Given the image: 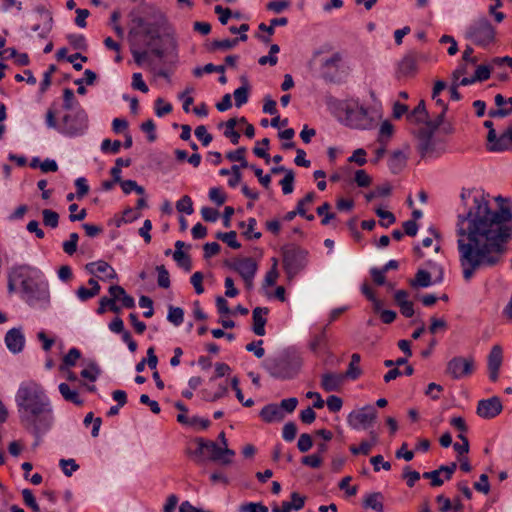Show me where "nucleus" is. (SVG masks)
I'll use <instances>...</instances> for the list:
<instances>
[{
  "mask_svg": "<svg viewBox=\"0 0 512 512\" xmlns=\"http://www.w3.org/2000/svg\"><path fill=\"white\" fill-rule=\"evenodd\" d=\"M107 308L114 313L120 312V307L118 305H116V301H114V299L108 298V297H102L99 300V307L97 309V313L103 314V313H105Z\"/></svg>",
  "mask_w": 512,
  "mask_h": 512,
  "instance_id": "72a5a7b5",
  "label": "nucleus"
},
{
  "mask_svg": "<svg viewBox=\"0 0 512 512\" xmlns=\"http://www.w3.org/2000/svg\"><path fill=\"white\" fill-rule=\"evenodd\" d=\"M237 233L235 231L229 232H218L216 238L225 242L229 247L233 249H239L241 244L236 239Z\"/></svg>",
  "mask_w": 512,
  "mask_h": 512,
  "instance_id": "473e14b6",
  "label": "nucleus"
},
{
  "mask_svg": "<svg viewBox=\"0 0 512 512\" xmlns=\"http://www.w3.org/2000/svg\"><path fill=\"white\" fill-rule=\"evenodd\" d=\"M393 132H394L393 125L389 121H384L380 126V131H379L380 135H379L378 141L380 143L387 144V141L389 138L392 137Z\"/></svg>",
  "mask_w": 512,
  "mask_h": 512,
  "instance_id": "ea45409f",
  "label": "nucleus"
},
{
  "mask_svg": "<svg viewBox=\"0 0 512 512\" xmlns=\"http://www.w3.org/2000/svg\"><path fill=\"white\" fill-rule=\"evenodd\" d=\"M42 215L44 225L49 226L51 228H56L58 226L59 215L57 212L50 209H44L42 211Z\"/></svg>",
  "mask_w": 512,
  "mask_h": 512,
  "instance_id": "e433bc0d",
  "label": "nucleus"
},
{
  "mask_svg": "<svg viewBox=\"0 0 512 512\" xmlns=\"http://www.w3.org/2000/svg\"><path fill=\"white\" fill-rule=\"evenodd\" d=\"M342 110L345 112V121L349 127L366 130L374 126L373 117L370 116L368 109L360 105L358 101H346Z\"/></svg>",
  "mask_w": 512,
  "mask_h": 512,
  "instance_id": "423d86ee",
  "label": "nucleus"
},
{
  "mask_svg": "<svg viewBox=\"0 0 512 512\" xmlns=\"http://www.w3.org/2000/svg\"><path fill=\"white\" fill-rule=\"evenodd\" d=\"M100 373L101 370L99 366L95 362H91L86 369L81 371V376L94 382L97 380Z\"/></svg>",
  "mask_w": 512,
  "mask_h": 512,
  "instance_id": "58836bf2",
  "label": "nucleus"
},
{
  "mask_svg": "<svg viewBox=\"0 0 512 512\" xmlns=\"http://www.w3.org/2000/svg\"><path fill=\"white\" fill-rule=\"evenodd\" d=\"M173 258L185 270L189 271L191 269V259L183 251H174Z\"/></svg>",
  "mask_w": 512,
  "mask_h": 512,
  "instance_id": "8fccbe9b",
  "label": "nucleus"
},
{
  "mask_svg": "<svg viewBox=\"0 0 512 512\" xmlns=\"http://www.w3.org/2000/svg\"><path fill=\"white\" fill-rule=\"evenodd\" d=\"M195 135L204 146L209 145L212 141V135L207 132L206 127L203 125H200L195 129Z\"/></svg>",
  "mask_w": 512,
  "mask_h": 512,
  "instance_id": "052dcab7",
  "label": "nucleus"
},
{
  "mask_svg": "<svg viewBox=\"0 0 512 512\" xmlns=\"http://www.w3.org/2000/svg\"><path fill=\"white\" fill-rule=\"evenodd\" d=\"M346 377L341 373L327 372L322 375L321 387L327 391H339Z\"/></svg>",
  "mask_w": 512,
  "mask_h": 512,
  "instance_id": "a211bd4d",
  "label": "nucleus"
},
{
  "mask_svg": "<svg viewBox=\"0 0 512 512\" xmlns=\"http://www.w3.org/2000/svg\"><path fill=\"white\" fill-rule=\"evenodd\" d=\"M260 417L266 423H272L282 421L285 415L277 404H268L261 409Z\"/></svg>",
  "mask_w": 512,
  "mask_h": 512,
  "instance_id": "412c9836",
  "label": "nucleus"
},
{
  "mask_svg": "<svg viewBox=\"0 0 512 512\" xmlns=\"http://www.w3.org/2000/svg\"><path fill=\"white\" fill-rule=\"evenodd\" d=\"M209 198L211 201L215 202L218 206H221L226 201L225 194L221 191L220 188H211L209 191Z\"/></svg>",
  "mask_w": 512,
  "mask_h": 512,
  "instance_id": "69168bd1",
  "label": "nucleus"
},
{
  "mask_svg": "<svg viewBox=\"0 0 512 512\" xmlns=\"http://www.w3.org/2000/svg\"><path fill=\"white\" fill-rule=\"evenodd\" d=\"M293 183H294V172L292 170L286 171L284 178L280 181L282 186V191L285 195L293 192Z\"/></svg>",
  "mask_w": 512,
  "mask_h": 512,
  "instance_id": "c03bdc74",
  "label": "nucleus"
},
{
  "mask_svg": "<svg viewBox=\"0 0 512 512\" xmlns=\"http://www.w3.org/2000/svg\"><path fill=\"white\" fill-rule=\"evenodd\" d=\"M418 58L419 56L415 51H409L407 54H405L397 64V69L395 73L396 78L402 80L414 77L418 70Z\"/></svg>",
  "mask_w": 512,
  "mask_h": 512,
  "instance_id": "9b49d317",
  "label": "nucleus"
},
{
  "mask_svg": "<svg viewBox=\"0 0 512 512\" xmlns=\"http://www.w3.org/2000/svg\"><path fill=\"white\" fill-rule=\"evenodd\" d=\"M331 206L328 202L323 203L316 209V212L320 216H324L321 223L322 225H328L331 220L335 218V213H330Z\"/></svg>",
  "mask_w": 512,
  "mask_h": 512,
  "instance_id": "a19ab883",
  "label": "nucleus"
},
{
  "mask_svg": "<svg viewBox=\"0 0 512 512\" xmlns=\"http://www.w3.org/2000/svg\"><path fill=\"white\" fill-rule=\"evenodd\" d=\"M355 182L359 187H367L371 184V177L365 170H357L355 173Z\"/></svg>",
  "mask_w": 512,
  "mask_h": 512,
  "instance_id": "774afa93",
  "label": "nucleus"
},
{
  "mask_svg": "<svg viewBox=\"0 0 512 512\" xmlns=\"http://www.w3.org/2000/svg\"><path fill=\"white\" fill-rule=\"evenodd\" d=\"M156 271L158 272V285L162 288H169L170 287V277L169 272L165 268L164 265H159L156 267Z\"/></svg>",
  "mask_w": 512,
  "mask_h": 512,
  "instance_id": "a18cd8bd",
  "label": "nucleus"
},
{
  "mask_svg": "<svg viewBox=\"0 0 512 512\" xmlns=\"http://www.w3.org/2000/svg\"><path fill=\"white\" fill-rule=\"evenodd\" d=\"M376 418V409L371 405H367L352 411L347 417V422L353 429H367L375 422Z\"/></svg>",
  "mask_w": 512,
  "mask_h": 512,
  "instance_id": "6e6552de",
  "label": "nucleus"
},
{
  "mask_svg": "<svg viewBox=\"0 0 512 512\" xmlns=\"http://www.w3.org/2000/svg\"><path fill=\"white\" fill-rule=\"evenodd\" d=\"M5 343L12 353H19L23 350L25 337L19 328H12L6 333Z\"/></svg>",
  "mask_w": 512,
  "mask_h": 512,
  "instance_id": "f3484780",
  "label": "nucleus"
},
{
  "mask_svg": "<svg viewBox=\"0 0 512 512\" xmlns=\"http://www.w3.org/2000/svg\"><path fill=\"white\" fill-rule=\"evenodd\" d=\"M176 208L179 212H184L188 215L192 214L194 211L192 199L187 195L183 196L177 201Z\"/></svg>",
  "mask_w": 512,
  "mask_h": 512,
  "instance_id": "49530a36",
  "label": "nucleus"
},
{
  "mask_svg": "<svg viewBox=\"0 0 512 512\" xmlns=\"http://www.w3.org/2000/svg\"><path fill=\"white\" fill-rule=\"evenodd\" d=\"M408 150L409 146L405 145L403 149L396 150L391 154L389 159V168L392 173L398 174L405 168L408 159Z\"/></svg>",
  "mask_w": 512,
  "mask_h": 512,
  "instance_id": "6ab92c4d",
  "label": "nucleus"
},
{
  "mask_svg": "<svg viewBox=\"0 0 512 512\" xmlns=\"http://www.w3.org/2000/svg\"><path fill=\"white\" fill-rule=\"evenodd\" d=\"M145 35L150 37L147 46L151 48V54L159 59L176 57L178 43L173 34L167 33L161 36L157 31L145 30Z\"/></svg>",
  "mask_w": 512,
  "mask_h": 512,
  "instance_id": "39448f33",
  "label": "nucleus"
},
{
  "mask_svg": "<svg viewBox=\"0 0 512 512\" xmlns=\"http://www.w3.org/2000/svg\"><path fill=\"white\" fill-rule=\"evenodd\" d=\"M81 357V353L77 348H71L63 358V365L72 367Z\"/></svg>",
  "mask_w": 512,
  "mask_h": 512,
  "instance_id": "3c124183",
  "label": "nucleus"
},
{
  "mask_svg": "<svg viewBox=\"0 0 512 512\" xmlns=\"http://www.w3.org/2000/svg\"><path fill=\"white\" fill-rule=\"evenodd\" d=\"M22 496H23L24 503L27 506H29L34 512L40 511V507L37 504L35 497H34L33 493L31 492V490L24 489L22 491Z\"/></svg>",
  "mask_w": 512,
  "mask_h": 512,
  "instance_id": "5fc2aeb1",
  "label": "nucleus"
},
{
  "mask_svg": "<svg viewBox=\"0 0 512 512\" xmlns=\"http://www.w3.org/2000/svg\"><path fill=\"white\" fill-rule=\"evenodd\" d=\"M312 446H313L312 437L307 433L301 434L298 439V443H297V447L300 450V452H303V453L307 452L312 448Z\"/></svg>",
  "mask_w": 512,
  "mask_h": 512,
  "instance_id": "864d4df0",
  "label": "nucleus"
},
{
  "mask_svg": "<svg viewBox=\"0 0 512 512\" xmlns=\"http://www.w3.org/2000/svg\"><path fill=\"white\" fill-rule=\"evenodd\" d=\"M269 313L267 307H256L252 312L253 332L258 336L265 335V325L267 323L266 315Z\"/></svg>",
  "mask_w": 512,
  "mask_h": 512,
  "instance_id": "aec40b11",
  "label": "nucleus"
},
{
  "mask_svg": "<svg viewBox=\"0 0 512 512\" xmlns=\"http://www.w3.org/2000/svg\"><path fill=\"white\" fill-rule=\"evenodd\" d=\"M307 262V252L299 247H292L283 251V267L291 279L304 269Z\"/></svg>",
  "mask_w": 512,
  "mask_h": 512,
  "instance_id": "0eeeda50",
  "label": "nucleus"
},
{
  "mask_svg": "<svg viewBox=\"0 0 512 512\" xmlns=\"http://www.w3.org/2000/svg\"><path fill=\"white\" fill-rule=\"evenodd\" d=\"M363 505L365 508H371L375 511L382 512L383 506V495L380 492L370 493L364 499Z\"/></svg>",
  "mask_w": 512,
  "mask_h": 512,
  "instance_id": "c756f323",
  "label": "nucleus"
},
{
  "mask_svg": "<svg viewBox=\"0 0 512 512\" xmlns=\"http://www.w3.org/2000/svg\"><path fill=\"white\" fill-rule=\"evenodd\" d=\"M167 319L169 322L173 323L175 326H179L184 320V311L180 307H169V312L167 315Z\"/></svg>",
  "mask_w": 512,
  "mask_h": 512,
  "instance_id": "c9c22d12",
  "label": "nucleus"
},
{
  "mask_svg": "<svg viewBox=\"0 0 512 512\" xmlns=\"http://www.w3.org/2000/svg\"><path fill=\"white\" fill-rule=\"evenodd\" d=\"M131 54L137 65H142L148 58L149 52L147 50H139L135 47L134 43H131Z\"/></svg>",
  "mask_w": 512,
  "mask_h": 512,
  "instance_id": "6e6d98bb",
  "label": "nucleus"
},
{
  "mask_svg": "<svg viewBox=\"0 0 512 512\" xmlns=\"http://www.w3.org/2000/svg\"><path fill=\"white\" fill-rule=\"evenodd\" d=\"M491 70V67L488 65H479L474 73L475 79L480 82L489 79Z\"/></svg>",
  "mask_w": 512,
  "mask_h": 512,
  "instance_id": "e2e57ef3",
  "label": "nucleus"
},
{
  "mask_svg": "<svg viewBox=\"0 0 512 512\" xmlns=\"http://www.w3.org/2000/svg\"><path fill=\"white\" fill-rule=\"evenodd\" d=\"M495 104L499 110L509 111V115L512 114V97L504 98L501 94L495 96Z\"/></svg>",
  "mask_w": 512,
  "mask_h": 512,
  "instance_id": "4d7b16f0",
  "label": "nucleus"
},
{
  "mask_svg": "<svg viewBox=\"0 0 512 512\" xmlns=\"http://www.w3.org/2000/svg\"><path fill=\"white\" fill-rule=\"evenodd\" d=\"M412 288H425L432 284L431 274L426 270H418L415 277L409 280Z\"/></svg>",
  "mask_w": 512,
  "mask_h": 512,
  "instance_id": "cd10ccee",
  "label": "nucleus"
},
{
  "mask_svg": "<svg viewBox=\"0 0 512 512\" xmlns=\"http://www.w3.org/2000/svg\"><path fill=\"white\" fill-rule=\"evenodd\" d=\"M110 268H111V266L107 262H105L103 260H100V261H97V262L88 263L86 265V269L91 274L107 273V271H109Z\"/></svg>",
  "mask_w": 512,
  "mask_h": 512,
  "instance_id": "37998d69",
  "label": "nucleus"
},
{
  "mask_svg": "<svg viewBox=\"0 0 512 512\" xmlns=\"http://www.w3.org/2000/svg\"><path fill=\"white\" fill-rule=\"evenodd\" d=\"M465 38L480 47H487L496 39V30L486 17L474 20L466 29Z\"/></svg>",
  "mask_w": 512,
  "mask_h": 512,
  "instance_id": "20e7f679",
  "label": "nucleus"
},
{
  "mask_svg": "<svg viewBox=\"0 0 512 512\" xmlns=\"http://www.w3.org/2000/svg\"><path fill=\"white\" fill-rule=\"evenodd\" d=\"M21 287L29 301L46 300L49 297L47 284L44 282H37L33 277L27 281H23Z\"/></svg>",
  "mask_w": 512,
  "mask_h": 512,
  "instance_id": "ddd939ff",
  "label": "nucleus"
},
{
  "mask_svg": "<svg viewBox=\"0 0 512 512\" xmlns=\"http://www.w3.org/2000/svg\"><path fill=\"white\" fill-rule=\"evenodd\" d=\"M327 407L331 412H338L341 410L343 401L336 395H330L326 401Z\"/></svg>",
  "mask_w": 512,
  "mask_h": 512,
  "instance_id": "338daca9",
  "label": "nucleus"
},
{
  "mask_svg": "<svg viewBox=\"0 0 512 512\" xmlns=\"http://www.w3.org/2000/svg\"><path fill=\"white\" fill-rule=\"evenodd\" d=\"M428 117L429 115L423 100L407 115L408 121L414 124L424 123L426 125Z\"/></svg>",
  "mask_w": 512,
  "mask_h": 512,
  "instance_id": "bb28decb",
  "label": "nucleus"
},
{
  "mask_svg": "<svg viewBox=\"0 0 512 512\" xmlns=\"http://www.w3.org/2000/svg\"><path fill=\"white\" fill-rule=\"evenodd\" d=\"M241 80L244 83V85L237 88L234 91L235 105L237 107L242 106L243 104H245L248 101V92H249L248 82L244 76L241 77Z\"/></svg>",
  "mask_w": 512,
  "mask_h": 512,
  "instance_id": "7c9ffc66",
  "label": "nucleus"
},
{
  "mask_svg": "<svg viewBox=\"0 0 512 512\" xmlns=\"http://www.w3.org/2000/svg\"><path fill=\"white\" fill-rule=\"evenodd\" d=\"M297 435V426L294 422H288L284 425L282 436L286 441H293Z\"/></svg>",
  "mask_w": 512,
  "mask_h": 512,
  "instance_id": "603ef678",
  "label": "nucleus"
},
{
  "mask_svg": "<svg viewBox=\"0 0 512 512\" xmlns=\"http://www.w3.org/2000/svg\"><path fill=\"white\" fill-rule=\"evenodd\" d=\"M503 361V352L500 345H494L488 355V370L491 381L496 382L499 376V370Z\"/></svg>",
  "mask_w": 512,
  "mask_h": 512,
  "instance_id": "2eb2a0df",
  "label": "nucleus"
},
{
  "mask_svg": "<svg viewBox=\"0 0 512 512\" xmlns=\"http://www.w3.org/2000/svg\"><path fill=\"white\" fill-rule=\"evenodd\" d=\"M16 403L21 424L36 437L48 431L53 424V410L44 389L35 382L19 387Z\"/></svg>",
  "mask_w": 512,
  "mask_h": 512,
  "instance_id": "f03ea898",
  "label": "nucleus"
},
{
  "mask_svg": "<svg viewBox=\"0 0 512 512\" xmlns=\"http://www.w3.org/2000/svg\"><path fill=\"white\" fill-rule=\"evenodd\" d=\"M474 371V359L472 357H453L446 367V373L453 379L469 376Z\"/></svg>",
  "mask_w": 512,
  "mask_h": 512,
  "instance_id": "9d476101",
  "label": "nucleus"
},
{
  "mask_svg": "<svg viewBox=\"0 0 512 512\" xmlns=\"http://www.w3.org/2000/svg\"><path fill=\"white\" fill-rule=\"evenodd\" d=\"M59 392L62 397L75 405L81 406L83 404V400L80 398L78 392L70 388V386L66 383H61L59 385Z\"/></svg>",
  "mask_w": 512,
  "mask_h": 512,
  "instance_id": "c85d7f7f",
  "label": "nucleus"
},
{
  "mask_svg": "<svg viewBox=\"0 0 512 512\" xmlns=\"http://www.w3.org/2000/svg\"><path fill=\"white\" fill-rule=\"evenodd\" d=\"M512 148V126L502 133L494 144L489 146V151L499 152Z\"/></svg>",
  "mask_w": 512,
  "mask_h": 512,
  "instance_id": "5701e85b",
  "label": "nucleus"
},
{
  "mask_svg": "<svg viewBox=\"0 0 512 512\" xmlns=\"http://www.w3.org/2000/svg\"><path fill=\"white\" fill-rule=\"evenodd\" d=\"M60 466L66 476H71L79 468L74 459H61Z\"/></svg>",
  "mask_w": 512,
  "mask_h": 512,
  "instance_id": "0e129e2a",
  "label": "nucleus"
},
{
  "mask_svg": "<svg viewBox=\"0 0 512 512\" xmlns=\"http://www.w3.org/2000/svg\"><path fill=\"white\" fill-rule=\"evenodd\" d=\"M36 12L41 16L42 23V32L39 34L41 38H46L53 27V16L52 13L46 9L44 6L40 5L36 7Z\"/></svg>",
  "mask_w": 512,
  "mask_h": 512,
  "instance_id": "b1692460",
  "label": "nucleus"
},
{
  "mask_svg": "<svg viewBox=\"0 0 512 512\" xmlns=\"http://www.w3.org/2000/svg\"><path fill=\"white\" fill-rule=\"evenodd\" d=\"M360 359L361 358H360L359 354H356V353L352 354L351 361L349 363L348 369L343 374V375H345L346 378H351V379L354 380V379H357L360 376L361 370L358 367Z\"/></svg>",
  "mask_w": 512,
  "mask_h": 512,
  "instance_id": "2f4dec72",
  "label": "nucleus"
},
{
  "mask_svg": "<svg viewBox=\"0 0 512 512\" xmlns=\"http://www.w3.org/2000/svg\"><path fill=\"white\" fill-rule=\"evenodd\" d=\"M446 113L440 112L434 119H429L426 122L425 127L423 128L426 131H431V133H435V131L439 128V126L443 123L444 117Z\"/></svg>",
  "mask_w": 512,
  "mask_h": 512,
  "instance_id": "09e8293b",
  "label": "nucleus"
},
{
  "mask_svg": "<svg viewBox=\"0 0 512 512\" xmlns=\"http://www.w3.org/2000/svg\"><path fill=\"white\" fill-rule=\"evenodd\" d=\"M64 133L77 135L87 127V115L84 110L77 111L74 115L66 114L63 119Z\"/></svg>",
  "mask_w": 512,
  "mask_h": 512,
  "instance_id": "f8f14e48",
  "label": "nucleus"
},
{
  "mask_svg": "<svg viewBox=\"0 0 512 512\" xmlns=\"http://www.w3.org/2000/svg\"><path fill=\"white\" fill-rule=\"evenodd\" d=\"M239 42V39H224V40H214L211 43L210 50L215 51L217 49L229 50L235 47Z\"/></svg>",
  "mask_w": 512,
  "mask_h": 512,
  "instance_id": "4c0bfd02",
  "label": "nucleus"
},
{
  "mask_svg": "<svg viewBox=\"0 0 512 512\" xmlns=\"http://www.w3.org/2000/svg\"><path fill=\"white\" fill-rule=\"evenodd\" d=\"M342 60L341 52H335L330 57L325 58L320 66L323 79L328 82L339 83L341 81L340 65Z\"/></svg>",
  "mask_w": 512,
  "mask_h": 512,
  "instance_id": "1a4fd4ad",
  "label": "nucleus"
},
{
  "mask_svg": "<svg viewBox=\"0 0 512 512\" xmlns=\"http://www.w3.org/2000/svg\"><path fill=\"white\" fill-rule=\"evenodd\" d=\"M459 261L465 280L475 271L498 265L512 238V213L508 208L492 210L483 193L473 196V204L456 222Z\"/></svg>",
  "mask_w": 512,
  "mask_h": 512,
  "instance_id": "f257e3e1",
  "label": "nucleus"
},
{
  "mask_svg": "<svg viewBox=\"0 0 512 512\" xmlns=\"http://www.w3.org/2000/svg\"><path fill=\"white\" fill-rule=\"evenodd\" d=\"M502 409L503 406L500 398L493 396L489 399L480 400L476 412L482 418L491 419L499 415Z\"/></svg>",
  "mask_w": 512,
  "mask_h": 512,
  "instance_id": "4468645a",
  "label": "nucleus"
},
{
  "mask_svg": "<svg viewBox=\"0 0 512 512\" xmlns=\"http://www.w3.org/2000/svg\"><path fill=\"white\" fill-rule=\"evenodd\" d=\"M124 193L129 194L131 191H135L139 195H143L145 190L142 186H139L134 180H122L120 183Z\"/></svg>",
  "mask_w": 512,
  "mask_h": 512,
  "instance_id": "79ce46f5",
  "label": "nucleus"
},
{
  "mask_svg": "<svg viewBox=\"0 0 512 512\" xmlns=\"http://www.w3.org/2000/svg\"><path fill=\"white\" fill-rule=\"evenodd\" d=\"M375 213L379 218H381L380 224L382 226L388 227L389 225L393 224L396 220L393 213L385 211L382 208H376Z\"/></svg>",
  "mask_w": 512,
  "mask_h": 512,
  "instance_id": "de8ad7c7",
  "label": "nucleus"
},
{
  "mask_svg": "<svg viewBox=\"0 0 512 512\" xmlns=\"http://www.w3.org/2000/svg\"><path fill=\"white\" fill-rule=\"evenodd\" d=\"M433 133L431 131H426L424 129H420L418 132V149L422 157H424L427 153L433 151L432 137Z\"/></svg>",
  "mask_w": 512,
  "mask_h": 512,
  "instance_id": "393cba45",
  "label": "nucleus"
},
{
  "mask_svg": "<svg viewBox=\"0 0 512 512\" xmlns=\"http://www.w3.org/2000/svg\"><path fill=\"white\" fill-rule=\"evenodd\" d=\"M201 446L205 447V450L210 453L212 461H221L223 464L231 463L229 458H222V447H219L214 441L204 439V442H201Z\"/></svg>",
  "mask_w": 512,
  "mask_h": 512,
  "instance_id": "a878e982",
  "label": "nucleus"
},
{
  "mask_svg": "<svg viewBox=\"0 0 512 512\" xmlns=\"http://www.w3.org/2000/svg\"><path fill=\"white\" fill-rule=\"evenodd\" d=\"M177 421L180 422L181 424L190 425V426H195L197 421H201L202 429H207L210 426V421L208 419H202L199 417H192L191 419H189L184 414V412L177 416Z\"/></svg>",
  "mask_w": 512,
  "mask_h": 512,
  "instance_id": "f704fd0d",
  "label": "nucleus"
},
{
  "mask_svg": "<svg viewBox=\"0 0 512 512\" xmlns=\"http://www.w3.org/2000/svg\"><path fill=\"white\" fill-rule=\"evenodd\" d=\"M263 366L274 378L290 379L297 374L301 362L288 353H282L279 356L267 358Z\"/></svg>",
  "mask_w": 512,
  "mask_h": 512,
  "instance_id": "7ed1b4c3",
  "label": "nucleus"
},
{
  "mask_svg": "<svg viewBox=\"0 0 512 512\" xmlns=\"http://www.w3.org/2000/svg\"><path fill=\"white\" fill-rule=\"evenodd\" d=\"M241 512H268V507L262 503H247L240 506Z\"/></svg>",
  "mask_w": 512,
  "mask_h": 512,
  "instance_id": "680f3d73",
  "label": "nucleus"
},
{
  "mask_svg": "<svg viewBox=\"0 0 512 512\" xmlns=\"http://www.w3.org/2000/svg\"><path fill=\"white\" fill-rule=\"evenodd\" d=\"M230 267L237 271L242 278H254L258 265L257 262L250 257L235 260Z\"/></svg>",
  "mask_w": 512,
  "mask_h": 512,
  "instance_id": "dca6fc26",
  "label": "nucleus"
},
{
  "mask_svg": "<svg viewBox=\"0 0 512 512\" xmlns=\"http://www.w3.org/2000/svg\"><path fill=\"white\" fill-rule=\"evenodd\" d=\"M322 462L323 458L319 454H311L302 458V464L312 468H319Z\"/></svg>",
  "mask_w": 512,
  "mask_h": 512,
  "instance_id": "bf43d9fd",
  "label": "nucleus"
},
{
  "mask_svg": "<svg viewBox=\"0 0 512 512\" xmlns=\"http://www.w3.org/2000/svg\"><path fill=\"white\" fill-rule=\"evenodd\" d=\"M315 199V193L314 192H309L306 194V196L304 198H302L301 200L298 201L297 203V212H298V215L300 216H305V206L308 205V204H311Z\"/></svg>",
  "mask_w": 512,
  "mask_h": 512,
  "instance_id": "13d9d810",
  "label": "nucleus"
},
{
  "mask_svg": "<svg viewBox=\"0 0 512 512\" xmlns=\"http://www.w3.org/2000/svg\"><path fill=\"white\" fill-rule=\"evenodd\" d=\"M32 272L34 270L28 265H20L14 267L9 276H10V286L13 284H23V281H27L32 277Z\"/></svg>",
  "mask_w": 512,
  "mask_h": 512,
  "instance_id": "4be33fe9",
  "label": "nucleus"
}]
</instances>
